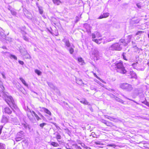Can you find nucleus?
Masks as SVG:
<instances>
[{
  "label": "nucleus",
  "instance_id": "obj_1",
  "mask_svg": "<svg viewBox=\"0 0 149 149\" xmlns=\"http://www.w3.org/2000/svg\"><path fill=\"white\" fill-rule=\"evenodd\" d=\"M4 98L6 102L11 108L12 109L13 108L15 109L17 108V107L11 96L6 95L4 96Z\"/></svg>",
  "mask_w": 149,
  "mask_h": 149
},
{
  "label": "nucleus",
  "instance_id": "obj_2",
  "mask_svg": "<svg viewBox=\"0 0 149 149\" xmlns=\"http://www.w3.org/2000/svg\"><path fill=\"white\" fill-rule=\"evenodd\" d=\"M122 49L121 44L118 43H116L112 45L108 48L106 49L107 52H110V51L118 50L120 51Z\"/></svg>",
  "mask_w": 149,
  "mask_h": 149
},
{
  "label": "nucleus",
  "instance_id": "obj_3",
  "mask_svg": "<svg viewBox=\"0 0 149 149\" xmlns=\"http://www.w3.org/2000/svg\"><path fill=\"white\" fill-rule=\"evenodd\" d=\"M120 87L123 90H126L128 91H130L133 89L132 85L127 83H121L120 84Z\"/></svg>",
  "mask_w": 149,
  "mask_h": 149
},
{
  "label": "nucleus",
  "instance_id": "obj_4",
  "mask_svg": "<svg viewBox=\"0 0 149 149\" xmlns=\"http://www.w3.org/2000/svg\"><path fill=\"white\" fill-rule=\"evenodd\" d=\"M116 68L117 71L119 73L125 74L126 72V70L123 66H117Z\"/></svg>",
  "mask_w": 149,
  "mask_h": 149
},
{
  "label": "nucleus",
  "instance_id": "obj_5",
  "mask_svg": "<svg viewBox=\"0 0 149 149\" xmlns=\"http://www.w3.org/2000/svg\"><path fill=\"white\" fill-rule=\"evenodd\" d=\"M62 41L65 43V47L67 49L70 47L71 45L68 40L64 38L63 40Z\"/></svg>",
  "mask_w": 149,
  "mask_h": 149
},
{
  "label": "nucleus",
  "instance_id": "obj_6",
  "mask_svg": "<svg viewBox=\"0 0 149 149\" xmlns=\"http://www.w3.org/2000/svg\"><path fill=\"white\" fill-rule=\"evenodd\" d=\"M23 132L21 131L17 133V135L15 138L16 141H18L21 140L23 136Z\"/></svg>",
  "mask_w": 149,
  "mask_h": 149
},
{
  "label": "nucleus",
  "instance_id": "obj_7",
  "mask_svg": "<svg viewBox=\"0 0 149 149\" xmlns=\"http://www.w3.org/2000/svg\"><path fill=\"white\" fill-rule=\"evenodd\" d=\"M130 76H128L129 78H134L136 79L137 78V76L136 73L133 71H130Z\"/></svg>",
  "mask_w": 149,
  "mask_h": 149
},
{
  "label": "nucleus",
  "instance_id": "obj_8",
  "mask_svg": "<svg viewBox=\"0 0 149 149\" xmlns=\"http://www.w3.org/2000/svg\"><path fill=\"white\" fill-rule=\"evenodd\" d=\"M109 15V13H104L102 15H101L100 16L98 19H101L103 18H105L108 17Z\"/></svg>",
  "mask_w": 149,
  "mask_h": 149
},
{
  "label": "nucleus",
  "instance_id": "obj_9",
  "mask_svg": "<svg viewBox=\"0 0 149 149\" xmlns=\"http://www.w3.org/2000/svg\"><path fill=\"white\" fill-rule=\"evenodd\" d=\"M41 111H44L46 113L49 114V115L51 116V113L50 111L48 110L47 109L44 108V107H42L41 108Z\"/></svg>",
  "mask_w": 149,
  "mask_h": 149
},
{
  "label": "nucleus",
  "instance_id": "obj_10",
  "mask_svg": "<svg viewBox=\"0 0 149 149\" xmlns=\"http://www.w3.org/2000/svg\"><path fill=\"white\" fill-rule=\"evenodd\" d=\"M3 111L6 113L9 114L12 112V111L8 107H6L4 109Z\"/></svg>",
  "mask_w": 149,
  "mask_h": 149
},
{
  "label": "nucleus",
  "instance_id": "obj_11",
  "mask_svg": "<svg viewBox=\"0 0 149 149\" xmlns=\"http://www.w3.org/2000/svg\"><path fill=\"white\" fill-rule=\"evenodd\" d=\"M20 52L21 53V54L23 56L28 53L27 51L24 49H21L20 50Z\"/></svg>",
  "mask_w": 149,
  "mask_h": 149
},
{
  "label": "nucleus",
  "instance_id": "obj_12",
  "mask_svg": "<svg viewBox=\"0 0 149 149\" xmlns=\"http://www.w3.org/2000/svg\"><path fill=\"white\" fill-rule=\"evenodd\" d=\"M106 118L110 120L111 121H115L116 122L118 121V120L117 118H114L113 117H110V116H107V117H106Z\"/></svg>",
  "mask_w": 149,
  "mask_h": 149
},
{
  "label": "nucleus",
  "instance_id": "obj_13",
  "mask_svg": "<svg viewBox=\"0 0 149 149\" xmlns=\"http://www.w3.org/2000/svg\"><path fill=\"white\" fill-rule=\"evenodd\" d=\"M115 39V38L114 36H113L110 37L109 38L107 39L106 40V42L104 41L103 42V44H104L105 42H109L113 41L114 39Z\"/></svg>",
  "mask_w": 149,
  "mask_h": 149
},
{
  "label": "nucleus",
  "instance_id": "obj_14",
  "mask_svg": "<svg viewBox=\"0 0 149 149\" xmlns=\"http://www.w3.org/2000/svg\"><path fill=\"white\" fill-rule=\"evenodd\" d=\"M118 43L121 44L122 46V45H123L124 46H126L127 45V44L125 43V40L124 39H120Z\"/></svg>",
  "mask_w": 149,
  "mask_h": 149
},
{
  "label": "nucleus",
  "instance_id": "obj_15",
  "mask_svg": "<svg viewBox=\"0 0 149 149\" xmlns=\"http://www.w3.org/2000/svg\"><path fill=\"white\" fill-rule=\"evenodd\" d=\"M80 102L84 104L90 105L89 103L85 99H82L80 101Z\"/></svg>",
  "mask_w": 149,
  "mask_h": 149
},
{
  "label": "nucleus",
  "instance_id": "obj_16",
  "mask_svg": "<svg viewBox=\"0 0 149 149\" xmlns=\"http://www.w3.org/2000/svg\"><path fill=\"white\" fill-rule=\"evenodd\" d=\"M50 145L54 147H57L59 146V144L56 142H52L50 143Z\"/></svg>",
  "mask_w": 149,
  "mask_h": 149
},
{
  "label": "nucleus",
  "instance_id": "obj_17",
  "mask_svg": "<svg viewBox=\"0 0 149 149\" xmlns=\"http://www.w3.org/2000/svg\"><path fill=\"white\" fill-rule=\"evenodd\" d=\"M135 50H136L135 51L136 52H137L138 53H141L142 52L143 49L140 48H139L138 47H136Z\"/></svg>",
  "mask_w": 149,
  "mask_h": 149
},
{
  "label": "nucleus",
  "instance_id": "obj_18",
  "mask_svg": "<svg viewBox=\"0 0 149 149\" xmlns=\"http://www.w3.org/2000/svg\"><path fill=\"white\" fill-rule=\"evenodd\" d=\"M8 121V119L5 116H3L1 122L3 123H7Z\"/></svg>",
  "mask_w": 149,
  "mask_h": 149
},
{
  "label": "nucleus",
  "instance_id": "obj_19",
  "mask_svg": "<svg viewBox=\"0 0 149 149\" xmlns=\"http://www.w3.org/2000/svg\"><path fill=\"white\" fill-rule=\"evenodd\" d=\"M139 20L137 19L136 20H134L133 19L131 20V22L132 24H137L139 22Z\"/></svg>",
  "mask_w": 149,
  "mask_h": 149
},
{
  "label": "nucleus",
  "instance_id": "obj_20",
  "mask_svg": "<svg viewBox=\"0 0 149 149\" xmlns=\"http://www.w3.org/2000/svg\"><path fill=\"white\" fill-rule=\"evenodd\" d=\"M93 54L97 58V57L99 55V52L97 50H95V51L93 52Z\"/></svg>",
  "mask_w": 149,
  "mask_h": 149
},
{
  "label": "nucleus",
  "instance_id": "obj_21",
  "mask_svg": "<svg viewBox=\"0 0 149 149\" xmlns=\"http://www.w3.org/2000/svg\"><path fill=\"white\" fill-rule=\"evenodd\" d=\"M102 40V39H100L97 40V39H93L92 40L95 42L97 44H100L101 43V41Z\"/></svg>",
  "mask_w": 149,
  "mask_h": 149
},
{
  "label": "nucleus",
  "instance_id": "obj_22",
  "mask_svg": "<svg viewBox=\"0 0 149 149\" xmlns=\"http://www.w3.org/2000/svg\"><path fill=\"white\" fill-rule=\"evenodd\" d=\"M54 3L57 5H59L61 3L60 0H52Z\"/></svg>",
  "mask_w": 149,
  "mask_h": 149
},
{
  "label": "nucleus",
  "instance_id": "obj_23",
  "mask_svg": "<svg viewBox=\"0 0 149 149\" xmlns=\"http://www.w3.org/2000/svg\"><path fill=\"white\" fill-rule=\"evenodd\" d=\"M78 61L79 62L81 63L82 65H84L85 64L84 61L83 60L82 58L81 57L78 58Z\"/></svg>",
  "mask_w": 149,
  "mask_h": 149
},
{
  "label": "nucleus",
  "instance_id": "obj_24",
  "mask_svg": "<svg viewBox=\"0 0 149 149\" xmlns=\"http://www.w3.org/2000/svg\"><path fill=\"white\" fill-rule=\"evenodd\" d=\"M93 74L94 75V76L96 77L97 79H99L103 83H104L105 84H106V83L103 80H102V79L100 78L98 76H97V75L95 73H93Z\"/></svg>",
  "mask_w": 149,
  "mask_h": 149
},
{
  "label": "nucleus",
  "instance_id": "obj_25",
  "mask_svg": "<svg viewBox=\"0 0 149 149\" xmlns=\"http://www.w3.org/2000/svg\"><path fill=\"white\" fill-rule=\"evenodd\" d=\"M20 80L21 81L22 83L25 86H27V84L26 83L25 81L22 77L19 78Z\"/></svg>",
  "mask_w": 149,
  "mask_h": 149
},
{
  "label": "nucleus",
  "instance_id": "obj_26",
  "mask_svg": "<svg viewBox=\"0 0 149 149\" xmlns=\"http://www.w3.org/2000/svg\"><path fill=\"white\" fill-rule=\"evenodd\" d=\"M69 51V52L70 54H72L74 52V49L73 48L70 47V48H68V49H67Z\"/></svg>",
  "mask_w": 149,
  "mask_h": 149
},
{
  "label": "nucleus",
  "instance_id": "obj_27",
  "mask_svg": "<svg viewBox=\"0 0 149 149\" xmlns=\"http://www.w3.org/2000/svg\"><path fill=\"white\" fill-rule=\"evenodd\" d=\"M56 138L57 139L58 141L59 142V141H58V139H61V136L59 134L57 133L56 134Z\"/></svg>",
  "mask_w": 149,
  "mask_h": 149
},
{
  "label": "nucleus",
  "instance_id": "obj_28",
  "mask_svg": "<svg viewBox=\"0 0 149 149\" xmlns=\"http://www.w3.org/2000/svg\"><path fill=\"white\" fill-rule=\"evenodd\" d=\"M47 84H48V85H49V86L51 88H52L53 89H55V88H56V87H55L53 85L52 83H49V82H47Z\"/></svg>",
  "mask_w": 149,
  "mask_h": 149
},
{
  "label": "nucleus",
  "instance_id": "obj_29",
  "mask_svg": "<svg viewBox=\"0 0 149 149\" xmlns=\"http://www.w3.org/2000/svg\"><path fill=\"white\" fill-rule=\"evenodd\" d=\"M35 72L38 75H40L42 73L40 71L37 69L35 70Z\"/></svg>",
  "mask_w": 149,
  "mask_h": 149
},
{
  "label": "nucleus",
  "instance_id": "obj_30",
  "mask_svg": "<svg viewBox=\"0 0 149 149\" xmlns=\"http://www.w3.org/2000/svg\"><path fill=\"white\" fill-rule=\"evenodd\" d=\"M116 100L117 101H118L120 102V103L122 104H123L124 103V101L122 100L118 97H116Z\"/></svg>",
  "mask_w": 149,
  "mask_h": 149
},
{
  "label": "nucleus",
  "instance_id": "obj_31",
  "mask_svg": "<svg viewBox=\"0 0 149 149\" xmlns=\"http://www.w3.org/2000/svg\"><path fill=\"white\" fill-rule=\"evenodd\" d=\"M5 144L0 143V149H5Z\"/></svg>",
  "mask_w": 149,
  "mask_h": 149
},
{
  "label": "nucleus",
  "instance_id": "obj_32",
  "mask_svg": "<svg viewBox=\"0 0 149 149\" xmlns=\"http://www.w3.org/2000/svg\"><path fill=\"white\" fill-rule=\"evenodd\" d=\"M24 57L26 59H30L31 58L30 56V55L28 54V53L26 54V55H25Z\"/></svg>",
  "mask_w": 149,
  "mask_h": 149
},
{
  "label": "nucleus",
  "instance_id": "obj_33",
  "mask_svg": "<svg viewBox=\"0 0 149 149\" xmlns=\"http://www.w3.org/2000/svg\"><path fill=\"white\" fill-rule=\"evenodd\" d=\"M10 58H13L15 60H17V57L15 56L13 54L10 55Z\"/></svg>",
  "mask_w": 149,
  "mask_h": 149
},
{
  "label": "nucleus",
  "instance_id": "obj_34",
  "mask_svg": "<svg viewBox=\"0 0 149 149\" xmlns=\"http://www.w3.org/2000/svg\"><path fill=\"white\" fill-rule=\"evenodd\" d=\"M132 44L133 47L134 48V49H135L136 47H137L136 45L135 42L133 41H132Z\"/></svg>",
  "mask_w": 149,
  "mask_h": 149
},
{
  "label": "nucleus",
  "instance_id": "obj_35",
  "mask_svg": "<svg viewBox=\"0 0 149 149\" xmlns=\"http://www.w3.org/2000/svg\"><path fill=\"white\" fill-rule=\"evenodd\" d=\"M102 123H104L106 125H108V126L109 125V122H108L106 120H102Z\"/></svg>",
  "mask_w": 149,
  "mask_h": 149
},
{
  "label": "nucleus",
  "instance_id": "obj_36",
  "mask_svg": "<svg viewBox=\"0 0 149 149\" xmlns=\"http://www.w3.org/2000/svg\"><path fill=\"white\" fill-rule=\"evenodd\" d=\"M94 143L95 144L97 145H103V144L102 143H101L100 141H95Z\"/></svg>",
  "mask_w": 149,
  "mask_h": 149
},
{
  "label": "nucleus",
  "instance_id": "obj_37",
  "mask_svg": "<svg viewBox=\"0 0 149 149\" xmlns=\"http://www.w3.org/2000/svg\"><path fill=\"white\" fill-rule=\"evenodd\" d=\"M10 12L13 15H16L17 14L16 12L13 10H11Z\"/></svg>",
  "mask_w": 149,
  "mask_h": 149
},
{
  "label": "nucleus",
  "instance_id": "obj_38",
  "mask_svg": "<svg viewBox=\"0 0 149 149\" xmlns=\"http://www.w3.org/2000/svg\"><path fill=\"white\" fill-rule=\"evenodd\" d=\"M46 125V123H43L40 124V126L42 128H43V127Z\"/></svg>",
  "mask_w": 149,
  "mask_h": 149
},
{
  "label": "nucleus",
  "instance_id": "obj_39",
  "mask_svg": "<svg viewBox=\"0 0 149 149\" xmlns=\"http://www.w3.org/2000/svg\"><path fill=\"white\" fill-rule=\"evenodd\" d=\"M107 146L109 147H113L114 148H115V147H116V145L114 144H109Z\"/></svg>",
  "mask_w": 149,
  "mask_h": 149
},
{
  "label": "nucleus",
  "instance_id": "obj_40",
  "mask_svg": "<svg viewBox=\"0 0 149 149\" xmlns=\"http://www.w3.org/2000/svg\"><path fill=\"white\" fill-rule=\"evenodd\" d=\"M90 136H92L93 137H96V135L95 134V133L92 132L91 133V134L90 135Z\"/></svg>",
  "mask_w": 149,
  "mask_h": 149
},
{
  "label": "nucleus",
  "instance_id": "obj_41",
  "mask_svg": "<svg viewBox=\"0 0 149 149\" xmlns=\"http://www.w3.org/2000/svg\"><path fill=\"white\" fill-rule=\"evenodd\" d=\"M98 84H100L101 86L104 87V86L101 83H100L99 81H97V80H96V81H95Z\"/></svg>",
  "mask_w": 149,
  "mask_h": 149
},
{
  "label": "nucleus",
  "instance_id": "obj_42",
  "mask_svg": "<svg viewBox=\"0 0 149 149\" xmlns=\"http://www.w3.org/2000/svg\"><path fill=\"white\" fill-rule=\"evenodd\" d=\"M80 18L78 16H76V20L75 21V22H77L79 20Z\"/></svg>",
  "mask_w": 149,
  "mask_h": 149
},
{
  "label": "nucleus",
  "instance_id": "obj_43",
  "mask_svg": "<svg viewBox=\"0 0 149 149\" xmlns=\"http://www.w3.org/2000/svg\"><path fill=\"white\" fill-rule=\"evenodd\" d=\"M23 38L24 40L26 41H28L29 40L28 38L25 36H23Z\"/></svg>",
  "mask_w": 149,
  "mask_h": 149
},
{
  "label": "nucleus",
  "instance_id": "obj_44",
  "mask_svg": "<svg viewBox=\"0 0 149 149\" xmlns=\"http://www.w3.org/2000/svg\"><path fill=\"white\" fill-rule=\"evenodd\" d=\"M143 32V31H138L137 33H136V35H139V34H141V33H142Z\"/></svg>",
  "mask_w": 149,
  "mask_h": 149
},
{
  "label": "nucleus",
  "instance_id": "obj_45",
  "mask_svg": "<svg viewBox=\"0 0 149 149\" xmlns=\"http://www.w3.org/2000/svg\"><path fill=\"white\" fill-rule=\"evenodd\" d=\"M34 116L37 120H38L40 119V118L36 114H35V115Z\"/></svg>",
  "mask_w": 149,
  "mask_h": 149
},
{
  "label": "nucleus",
  "instance_id": "obj_46",
  "mask_svg": "<svg viewBox=\"0 0 149 149\" xmlns=\"http://www.w3.org/2000/svg\"><path fill=\"white\" fill-rule=\"evenodd\" d=\"M125 53H123V55H122V56H123V59L126 60H127V59H126V56L125 55Z\"/></svg>",
  "mask_w": 149,
  "mask_h": 149
},
{
  "label": "nucleus",
  "instance_id": "obj_47",
  "mask_svg": "<svg viewBox=\"0 0 149 149\" xmlns=\"http://www.w3.org/2000/svg\"><path fill=\"white\" fill-rule=\"evenodd\" d=\"M18 62L19 64L22 65H23L24 64V62L23 61L19 60Z\"/></svg>",
  "mask_w": 149,
  "mask_h": 149
},
{
  "label": "nucleus",
  "instance_id": "obj_48",
  "mask_svg": "<svg viewBox=\"0 0 149 149\" xmlns=\"http://www.w3.org/2000/svg\"><path fill=\"white\" fill-rule=\"evenodd\" d=\"M0 84L1 85L0 87L2 89V91H3V88H4V87L3 86V85H2V83L1 82L0 83Z\"/></svg>",
  "mask_w": 149,
  "mask_h": 149
},
{
  "label": "nucleus",
  "instance_id": "obj_49",
  "mask_svg": "<svg viewBox=\"0 0 149 149\" xmlns=\"http://www.w3.org/2000/svg\"><path fill=\"white\" fill-rule=\"evenodd\" d=\"M115 65H123V64L122 63L120 62V63H116Z\"/></svg>",
  "mask_w": 149,
  "mask_h": 149
},
{
  "label": "nucleus",
  "instance_id": "obj_50",
  "mask_svg": "<svg viewBox=\"0 0 149 149\" xmlns=\"http://www.w3.org/2000/svg\"><path fill=\"white\" fill-rule=\"evenodd\" d=\"M136 6L139 8H141V5L139 3H137L136 4Z\"/></svg>",
  "mask_w": 149,
  "mask_h": 149
},
{
  "label": "nucleus",
  "instance_id": "obj_51",
  "mask_svg": "<svg viewBox=\"0 0 149 149\" xmlns=\"http://www.w3.org/2000/svg\"><path fill=\"white\" fill-rule=\"evenodd\" d=\"M144 104L147 106L149 107V103L148 102H144Z\"/></svg>",
  "mask_w": 149,
  "mask_h": 149
},
{
  "label": "nucleus",
  "instance_id": "obj_52",
  "mask_svg": "<svg viewBox=\"0 0 149 149\" xmlns=\"http://www.w3.org/2000/svg\"><path fill=\"white\" fill-rule=\"evenodd\" d=\"M77 82H79H79H80V83H79V84L81 85L82 84V81L81 80H79V81H77Z\"/></svg>",
  "mask_w": 149,
  "mask_h": 149
},
{
  "label": "nucleus",
  "instance_id": "obj_53",
  "mask_svg": "<svg viewBox=\"0 0 149 149\" xmlns=\"http://www.w3.org/2000/svg\"><path fill=\"white\" fill-rule=\"evenodd\" d=\"M92 36L93 38H95V34L93 33L92 34Z\"/></svg>",
  "mask_w": 149,
  "mask_h": 149
},
{
  "label": "nucleus",
  "instance_id": "obj_54",
  "mask_svg": "<svg viewBox=\"0 0 149 149\" xmlns=\"http://www.w3.org/2000/svg\"><path fill=\"white\" fill-rule=\"evenodd\" d=\"M23 125H24V126L26 128H27V127H28V128H29V126L28 125H26L25 124H24Z\"/></svg>",
  "mask_w": 149,
  "mask_h": 149
},
{
  "label": "nucleus",
  "instance_id": "obj_55",
  "mask_svg": "<svg viewBox=\"0 0 149 149\" xmlns=\"http://www.w3.org/2000/svg\"><path fill=\"white\" fill-rule=\"evenodd\" d=\"M1 74L2 75V76H3V77L4 78V79H5L6 78V77L5 76V75H4V74L3 73H1Z\"/></svg>",
  "mask_w": 149,
  "mask_h": 149
},
{
  "label": "nucleus",
  "instance_id": "obj_56",
  "mask_svg": "<svg viewBox=\"0 0 149 149\" xmlns=\"http://www.w3.org/2000/svg\"><path fill=\"white\" fill-rule=\"evenodd\" d=\"M2 48L3 49H7L6 47L5 46H3L2 47Z\"/></svg>",
  "mask_w": 149,
  "mask_h": 149
},
{
  "label": "nucleus",
  "instance_id": "obj_57",
  "mask_svg": "<svg viewBox=\"0 0 149 149\" xmlns=\"http://www.w3.org/2000/svg\"><path fill=\"white\" fill-rule=\"evenodd\" d=\"M31 112V113H32L34 115V116L35 115V114H36L35 112L33 111H32Z\"/></svg>",
  "mask_w": 149,
  "mask_h": 149
},
{
  "label": "nucleus",
  "instance_id": "obj_58",
  "mask_svg": "<svg viewBox=\"0 0 149 149\" xmlns=\"http://www.w3.org/2000/svg\"><path fill=\"white\" fill-rule=\"evenodd\" d=\"M87 32L88 33H91V31L90 29H87Z\"/></svg>",
  "mask_w": 149,
  "mask_h": 149
},
{
  "label": "nucleus",
  "instance_id": "obj_59",
  "mask_svg": "<svg viewBox=\"0 0 149 149\" xmlns=\"http://www.w3.org/2000/svg\"><path fill=\"white\" fill-rule=\"evenodd\" d=\"M40 14H42L43 13V11L42 10H40Z\"/></svg>",
  "mask_w": 149,
  "mask_h": 149
},
{
  "label": "nucleus",
  "instance_id": "obj_60",
  "mask_svg": "<svg viewBox=\"0 0 149 149\" xmlns=\"http://www.w3.org/2000/svg\"><path fill=\"white\" fill-rule=\"evenodd\" d=\"M85 148L86 149H91L90 147H86Z\"/></svg>",
  "mask_w": 149,
  "mask_h": 149
},
{
  "label": "nucleus",
  "instance_id": "obj_61",
  "mask_svg": "<svg viewBox=\"0 0 149 149\" xmlns=\"http://www.w3.org/2000/svg\"><path fill=\"white\" fill-rule=\"evenodd\" d=\"M123 96H124V97L125 98L127 99H128V100H131L130 99H129L128 98H127V97H126L125 96L123 95Z\"/></svg>",
  "mask_w": 149,
  "mask_h": 149
},
{
  "label": "nucleus",
  "instance_id": "obj_62",
  "mask_svg": "<svg viewBox=\"0 0 149 149\" xmlns=\"http://www.w3.org/2000/svg\"><path fill=\"white\" fill-rule=\"evenodd\" d=\"M1 131H2V128L0 129V134H1Z\"/></svg>",
  "mask_w": 149,
  "mask_h": 149
},
{
  "label": "nucleus",
  "instance_id": "obj_63",
  "mask_svg": "<svg viewBox=\"0 0 149 149\" xmlns=\"http://www.w3.org/2000/svg\"><path fill=\"white\" fill-rule=\"evenodd\" d=\"M144 69V67H143V68H141V69H140L139 70H143Z\"/></svg>",
  "mask_w": 149,
  "mask_h": 149
},
{
  "label": "nucleus",
  "instance_id": "obj_64",
  "mask_svg": "<svg viewBox=\"0 0 149 149\" xmlns=\"http://www.w3.org/2000/svg\"><path fill=\"white\" fill-rule=\"evenodd\" d=\"M65 148L67 149H71V148H68L67 146H66L65 147Z\"/></svg>",
  "mask_w": 149,
  "mask_h": 149
}]
</instances>
